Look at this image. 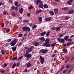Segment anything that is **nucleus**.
<instances>
[{
	"label": "nucleus",
	"instance_id": "1",
	"mask_svg": "<svg viewBox=\"0 0 74 74\" xmlns=\"http://www.w3.org/2000/svg\"><path fill=\"white\" fill-rule=\"evenodd\" d=\"M50 40L49 38H46L45 40V42L43 44L44 46L46 47H51V44H49Z\"/></svg>",
	"mask_w": 74,
	"mask_h": 74
},
{
	"label": "nucleus",
	"instance_id": "2",
	"mask_svg": "<svg viewBox=\"0 0 74 74\" xmlns=\"http://www.w3.org/2000/svg\"><path fill=\"white\" fill-rule=\"evenodd\" d=\"M24 57H25V58H32V55L31 54L29 53L26 52L25 54L24 55Z\"/></svg>",
	"mask_w": 74,
	"mask_h": 74
},
{
	"label": "nucleus",
	"instance_id": "3",
	"mask_svg": "<svg viewBox=\"0 0 74 74\" xmlns=\"http://www.w3.org/2000/svg\"><path fill=\"white\" fill-rule=\"evenodd\" d=\"M22 29L23 31H27V32H29L30 31V28L28 27H22Z\"/></svg>",
	"mask_w": 74,
	"mask_h": 74
},
{
	"label": "nucleus",
	"instance_id": "4",
	"mask_svg": "<svg viewBox=\"0 0 74 74\" xmlns=\"http://www.w3.org/2000/svg\"><path fill=\"white\" fill-rule=\"evenodd\" d=\"M48 51V49H42L40 50V52L41 53L44 54L47 53Z\"/></svg>",
	"mask_w": 74,
	"mask_h": 74
},
{
	"label": "nucleus",
	"instance_id": "5",
	"mask_svg": "<svg viewBox=\"0 0 74 74\" xmlns=\"http://www.w3.org/2000/svg\"><path fill=\"white\" fill-rule=\"evenodd\" d=\"M33 48H34V47H31L30 48H29L27 50L26 52L27 53H30L33 50Z\"/></svg>",
	"mask_w": 74,
	"mask_h": 74
},
{
	"label": "nucleus",
	"instance_id": "6",
	"mask_svg": "<svg viewBox=\"0 0 74 74\" xmlns=\"http://www.w3.org/2000/svg\"><path fill=\"white\" fill-rule=\"evenodd\" d=\"M40 59L41 60L40 61L41 64H43L44 62V58H42V56H40Z\"/></svg>",
	"mask_w": 74,
	"mask_h": 74
},
{
	"label": "nucleus",
	"instance_id": "7",
	"mask_svg": "<svg viewBox=\"0 0 74 74\" xmlns=\"http://www.w3.org/2000/svg\"><path fill=\"white\" fill-rule=\"evenodd\" d=\"M58 39L59 42L60 43H63L64 42V39L58 38Z\"/></svg>",
	"mask_w": 74,
	"mask_h": 74
},
{
	"label": "nucleus",
	"instance_id": "8",
	"mask_svg": "<svg viewBox=\"0 0 74 74\" xmlns=\"http://www.w3.org/2000/svg\"><path fill=\"white\" fill-rule=\"evenodd\" d=\"M39 3H42V1L40 0H37L36 1V3L37 5H38Z\"/></svg>",
	"mask_w": 74,
	"mask_h": 74
},
{
	"label": "nucleus",
	"instance_id": "9",
	"mask_svg": "<svg viewBox=\"0 0 74 74\" xmlns=\"http://www.w3.org/2000/svg\"><path fill=\"white\" fill-rule=\"evenodd\" d=\"M39 40L42 42H44V41H45V38H44V37H42L40 38H39Z\"/></svg>",
	"mask_w": 74,
	"mask_h": 74
},
{
	"label": "nucleus",
	"instance_id": "10",
	"mask_svg": "<svg viewBox=\"0 0 74 74\" xmlns=\"http://www.w3.org/2000/svg\"><path fill=\"white\" fill-rule=\"evenodd\" d=\"M19 12L20 14H22L23 12V9L21 8L19 10Z\"/></svg>",
	"mask_w": 74,
	"mask_h": 74
},
{
	"label": "nucleus",
	"instance_id": "11",
	"mask_svg": "<svg viewBox=\"0 0 74 74\" xmlns=\"http://www.w3.org/2000/svg\"><path fill=\"white\" fill-rule=\"evenodd\" d=\"M32 66V64H31L30 63V62H29L26 66L27 67V68H29V67H31Z\"/></svg>",
	"mask_w": 74,
	"mask_h": 74
},
{
	"label": "nucleus",
	"instance_id": "12",
	"mask_svg": "<svg viewBox=\"0 0 74 74\" xmlns=\"http://www.w3.org/2000/svg\"><path fill=\"white\" fill-rule=\"evenodd\" d=\"M49 13L51 16H53V15H54V13L53 11H49Z\"/></svg>",
	"mask_w": 74,
	"mask_h": 74
},
{
	"label": "nucleus",
	"instance_id": "13",
	"mask_svg": "<svg viewBox=\"0 0 74 74\" xmlns=\"http://www.w3.org/2000/svg\"><path fill=\"white\" fill-rule=\"evenodd\" d=\"M74 10H70L68 11V13L69 14H73L74 12Z\"/></svg>",
	"mask_w": 74,
	"mask_h": 74
},
{
	"label": "nucleus",
	"instance_id": "14",
	"mask_svg": "<svg viewBox=\"0 0 74 74\" xmlns=\"http://www.w3.org/2000/svg\"><path fill=\"white\" fill-rule=\"evenodd\" d=\"M46 32H44L40 33V35L42 36H44L46 34Z\"/></svg>",
	"mask_w": 74,
	"mask_h": 74
},
{
	"label": "nucleus",
	"instance_id": "15",
	"mask_svg": "<svg viewBox=\"0 0 74 74\" xmlns=\"http://www.w3.org/2000/svg\"><path fill=\"white\" fill-rule=\"evenodd\" d=\"M39 7L40 8H43V3H40L39 5Z\"/></svg>",
	"mask_w": 74,
	"mask_h": 74
},
{
	"label": "nucleus",
	"instance_id": "16",
	"mask_svg": "<svg viewBox=\"0 0 74 74\" xmlns=\"http://www.w3.org/2000/svg\"><path fill=\"white\" fill-rule=\"evenodd\" d=\"M14 4L16 6V7H19V5H18V2L17 1H15L14 2Z\"/></svg>",
	"mask_w": 74,
	"mask_h": 74
},
{
	"label": "nucleus",
	"instance_id": "17",
	"mask_svg": "<svg viewBox=\"0 0 74 74\" xmlns=\"http://www.w3.org/2000/svg\"><path fill=\"white\" fill-rule=\"evenodd\" d=\"M54 12L55 14H58V9H56L54 10Z\"/></svg>",
	"mask_w": 74,
	"mask_h": 74
},
{
	"label": "nucleus",
	"instance_id": "18",
	"mask_svg": "<svg viewBox=\"0 0 74 74\" xmlns=\"http://www.w3.org/2000/svg\"><path fill=\"white\" fill-rule=\"evenodd\" d=\"M38 19L39 21V23H41L42 22V17H39L38 18Z\"/></svg>",
	"mask_w": 74,
	"mask_h": 74
},
{
	"label": "nucleus",
	"instance_id": "19",
	"mask_svg": "<svg viewBox=\"0 0 74 74\" xmlns=\"http://www.w3.org/2000/svg\"><path fill=\"white\" fill-rule=\"evenodd\" d=\"M45 20L46 21H50L51 20V17L46 18Z\"/></svg>",
	"mask_w": 74,
	"mask_h": 74
},
{
	"label": "nucleus",
	"instance_id": "20",
	"mask_svg": "<svg viewBox=\"0 0 74 74\" xmlns=\"http://www.w3.org/2000/svg\"><path fill=\"white\" fill-rule=\"evenodd\" d=\"M43 7L44 8H48V6L47 4H45L43 5Z\"/></svg>",
	"mask_w": 74,
	"mask_h": 74
},
{
	"label": "nucleus",
	"instance_id": "21",
	"mask_svg": "<svg viewBox=\"0 0 74 74\" xmlns=\"http://www.w3.org/2000/svg\"><path fill=\"white\" fill-rule=\"evenodd\" d=\"M15 44H16L15 43H14V42H10V45H11L12 46H14V45H15Z\"/></svg>",
	"mask_w": 74,
	"mask_h": 74
},
{
	"label": "nucleus",
	"instance_id": "22",
	"mask_svg": "<svg viewBox=\"0 0 74 74\" xmlns=\"http://www.w3.org/2000/svg\"><path fill=\"white\" fill-rule=\"evenodd\" d=\"M69 36H66L64 38V39L65 41H67L68 40V39H69Z\"/></svg>",
	"mask_w": 74,
	"mask_h": 74
},
{
	"label": "nucleus",
	"instance_id": "23",
	"mask_svg": "<svg viewBox=\"0 0 74 74\" xmlns=\"http://www.w3.org/2000/svg\"><path fill=\"white\" fill-rule=\"evenodd\" d=\"M71 67V65L70 64H67L66 65V68L69 69Z\"/></svg>",
	"mask_w": 74,
	"mask_h": 74
},
{
	"label": "nucleus",
	"instance_id": "24",
	"mask_svg": "<svg viewBox=\"0 0 74 74\" xmlns=\"http://www.w3.org/2000/svg\"><path fill=\"white\" fill-rule=\"evenodd\" d=\"M62 51L64 53H66L67 51V50L66 49H62Z\"/></svg>",
	"mask_w": 74,
	"mask_h": 74
},
{
	"label": "nucleus",
	"instance_id": "25",
	"mask_svg": "<svg viewBox=\"0 0 74 74\" xmlns=\"http://www.w3.org/2000/svg\"><path fill=\"white\" fill-rule=\"evenodd\" d=\"M34 45L35 47L38 46V45H39V43H38V42H36L34 43Z\"/></svg>",
	"mask_w": 74,
	"mask_h": 74
},
{
	"label": "nucleus",
	"instance_id": "26",
	"mask_svg": "<svg viewBox=\"0 0 74 74\" xmlns=\"http://www.w3.org/2000/svg\"><path fill=\"white\" fill-rule=\"evenodd\" d=\"M12 49L13 51H16V47H12Z\"/></svg>",
	"mask_w": 74,
	"mask_h": 74
},
{
	"label": "nucleus",
	"instance_id": "27",
	"mask_svg": "<svg viewBox=\"0 0 74 74\" xmlns=\"http://www.w3.org/2000/svg\"><path fill=\"white\" fill-rule=\"evenodd\" d=\"M34 8V7L32 5H30V7H29L28 8V10H32V9H33Z\"/></svg>",
	"mask_w": 74,
	"mask_h": 74
},
{
	"label": "nucleus",
	"instance_id": "28",
	"mask_svg": "<svg viewBox=\"0 0 74 74\" xmlns=\"http://www.w3.org/2000/svg\"><path fill=\"white\" fill-rule=\"evenodd\" d=\"M8 12L7 10H4L3 12V15H6L7 13H8Z\"/></svg>",
	"mask_w": 74,
	"mask_h": 74
},
{
	"label": "nucleus",
	"instance_id": "29",
	"mask_svg": "<svg viewBox=\"0 0 74 74\" xmlns=\"http://www.w3.org/2000/svg\"><path fill=\"white\" fill-rule=\"evenodd\" d=\"M70 18V17L69 16H66L65 18V20H68V19H69Z\"/></svg>",
	"mask_w": 74,
	"mask_h": 74
},
{
	"label": "nucleus",
	"instance_id": "30",
	"mask_svg": "<svg viewBox=\"0 0 74 74\" xmlns=\"http://www.w3.org/2000/svg\"><path fill=\"white\" fill-rule=\"evenodd\" d=\"M62 9V10H65V11H67V10H68V8L67 7L63 8Z\"/></svg>",
	"mask_w": 74,
	"mask_h": 74
},
{
	"label": "nucleus",
	"instance_id": "31",
	"mask_svg": "<svg viewBox=\"0 0 74 74\" xmlns=\"http://www.w3.org/2000/svg\"><path fill=\"white\" fill-rule=\"evenodd\" d=\"M50 31H48L46 33V36L47 37H48L49 36V33H50Z\"/></svg>",
	"mask_w": 74,
	"mask_h": 74
},
{
	"label": "nucleus",
	"instance_id": "32",
	"mask_svg": "<svg viewBox=\"0 0 74 74\" xmlns=\"http://www.w3.org/2000/svg\"><path fill=\"white\" fill-rule=\"evenodd\" d=\"M71 56H70L69 59L66 61V63H67V62H69V61H70V59H71Z\"/></svg>",
	"mask_w": 74,
	"mask_h": 74
},
{
	"label": "nucleus",
	"instance_id": "33",
	"mask_svg": "<svg viewBox=\"0 0 74 74\" xmlns=\"http://www.w3.org/2000/svg\"><path fill=\"white\" fill-rule=\"evenodd\" d=\"M17 59V56H16L14 57H13L12 58V60H15L16 59Z\"/></svg>",
	"mask_w": 74,
	"mask_h": 74
},
{
	"label": "nucleus",
	"instance_id": "34",
	"mask_svg": "<svg viewBox=\"0 0 74 74\" xmlns=\"http://www.w3.org/2000/svg\"><path fill=\"white\" fill-rule=\"evenodd\" d=\"M16 66V64L14 63L13 65H12V68L13 69H14L15 68V67Z\"/></svg>",
	"mask_w": 74,
	"mask_h": 74
},
{
	"label": "nucleus",
	"instance_id": "35",
	"mask_svg": "<svg viewBox=\"0 0 74 74\" xmlns=\"http://www.w3.org/2000/svg\"><path fill=\"white\" fill-rule=\"evenodd\" d=\"M32 27L33 29H36V28L37 27V25H33L32 26Z\"/></svg>",
	"mask_w": 74,
	"mask_h": 74
},
{
	"label": "nucleus",
	"instance_id": "36",
	"mask_svg": "<svg viewBox=\"0 0 74 74\" xmlns=\"http://www.w3.org/2000/svg\"><path fill=\"white\" fill-rule=\"evenodd\" d=\"M61 27V26L57 27L56 28V30H59V29H60Z\"/></svg>",
	"mask_w": 74,
	"mask_h": 74
},
{
	"label": "nucleus",
	"instance_id": "37",
	"mask_svg": "<svg viewBox=\"0 0 74 74\" xmlns=\"http://www.w3.org/2000/svg\"><path fill=\"white\" fill-rule=\"evenodd\" d=\"M1 53L2 54H4L5 53V51L3 50H1Z\"/></svg>",
	"mask_w": 74,
	"mask_h": 74
},
{
	"label": "nucleus",
	"instance_id": "38",
	"mask_svg": "<svg viewBox=\"0 0 74 74\" xmlns=\"http://www.w3.org/2000/svg\"><path fill=\"white\" fill-rule=\"evenodd\" d=\"M12 16H15V13L14 12L12 13Z\"/></svg>",
	"mask_w": 74,
	"mask_h": 74
},
{
	"label": "nucleus",
	"instance_id": "39",
	"mask_svg": "<svg viewBox=\"0 0 74 74\" xmlns=\"http://www.w3.org/2000/svg\"><path fill=\"white\" fill-rule=\"evenodd\" d=\"M13 42H14V43H15V44H16V43L17 42V40L15 39L13 40Z\"/></svg>",
	"mask_w": 74,
	"mask_h": 74
},
{
	"label": "nucleus",
	"instance_id": "40",
	"mask_svg": "<svg viewBox=\"0 0 74 74\" xmlns=\"http://www.w3.org/2000/svg\"><path fill=\"white\" fill-rule=\"evenodd\" d=\"M67 4H69V5H71V3L70 2V1H69L67 2Z\"/></svg>",
	"mask_w": 74,
	"mask_h": 74
},
{
	"label": "nucleus",
	"instance_id": "41",
	"mask_svg": "<svg viewBox=\"0 0 74 74\" xmlns=\"http://www.w3.org/2000/svg\"><path fill=\"white\" fill-rule=\"evenodd\" d=\"M5 71V70L3 69L1 72V73L3 74V73H4Z\"/></svg>",
	"mask_w": 74,
	"mask_h": 74
},
{
	"label": "nucleus",
	"instance_id": "42",
	"mask_svg": "<svg viewBox=\"0 0 74 74\" xmlns=\"http://www.w3.org/2000/svg\"><path fill=\"white\" fill-rule=\"evenodd\" d=\"M11 10H14V9H15V7L12 6L11 7Z\"/></svg>",
	"mask_w": 74,
	"mask_h": 74
},
{
	"label": "nucleus",
	"instance_id": "43",
	"mask_svg": "<svg viewBox=\"0 0 74 74\" xmlns=\"http://www.w3.org/2000/svg\"><path fill=\"white\" fill-rule=\"evenodd\" d=\"M63 36V34H60L59 35V37L60 38H61V37H62Z\"/></svg>",
	"mask_w": 74,
	"mask_h": 74
},
{
	"label": "nucleus",
	"instance_id": "44",
	"mask_svg": "<svg viewBox=\"0 0 74 74\" xmlns=\"http://www.w3.org/2000/svg\"><path fill=\"white\" fill-rule=\"evenodd\" d=\"M36 14H37V15H38V14H40V13L38 10H37L36 11Z\"/></svg>",
	"mask_w": 74,
	"mask_h": 74
},
{
	"label": "nucleus",
	"instance_id": "45",
	"mask_svg": "<svg viewBox=\"0 0 74 74\" xmlns=\"http://www.w3.org/2000/svg\"><path fill=\"white\" fill-rule=\"evenodd\" d=\"M73 69L71 68L69 70V73H71V71H73Z\"/></svg>",
	"mask_w": 74,
	"mask_h": 74
},
{
	"label": "nucleus",
	"instance_id": "46",
	"mask_svg": "<svg viewBox=\"0 0 74 74\" xmlns=\"http://www.w3.org/2000/svg\"><path fill=\"white\" fill-rule=\"evenodd\" d=\"M64 65L62 66V67H61V69H60V71H61L64 68Z\"/></svg>",
	"mask_w": 74,
	"mask_h": 74
},
{
	"label": "nucleus",
	"instance_id": "47",
	"mask_svg": "<svg viewBox=\"0 0 74 74\" xmlns=\"http://www.w3.org/2000/svg\"><path fill=\"white\" fill-rule=\"evenodd\" d=\"M66 71H67V70H65L63 71L62 73H63V74H65V73H66Z\"/></svg>",
	"mask_w": 74,
	"mask_h": 74
},
{
	"label": "nucleus",
	"instance_id": "48",
	"mask_svg": "<svg viewBox=\"0 0 74 74\" xmlns=\"http://www.w3.org/2000/svg\"><path fill=\"white\" fill-rule=\"evenodd\" d=\"M6 32L7 33H8L10 32V29H7L6 30Z\"/></svg>",
	"mask_w": 74,
	"mask_h": 74
},
{
	"label": "nucleus",
	"instance_id": "49",
	"mask_svg": "<svg viewBox=\"0 0 74 74\" xmlns=\"http://www.w3.org/2000/svg\"><path fill=\"white\" fill-rule=\"evenodd\" d=\"M1 26L2 27H4V23H2L1 25Z\"/></svg>",
	"mask_w": 74,
	"mask_h": 74
},
{
	"label": "nucleus",
	"instance_id": "50",
	"mask_svg": "<svg viewBox=\"0 0 74 74\" xmlns=\"http://www.w3.org/2000/svg\"><path fill=\"white\" fill-rule=\"evenodd\" d=\"M7 41L8 42H10V41H11V39H9L7 40Z\"/></svg>",
	"mask_w": 74,
	"mask_h": 74
},
{
	"label": "nucleus",
	"instance_id": "51",
	"mask_svg": "<svg viewBox=\"0 0 74 74\" xmlns=\"http://www.w3.org/2000/svg\"><path fill=\"white\" fill-rule=\"evenodd\" d=\"M24 22H27L28 20H27L25 19L23 20Z\"/></svg>",
	"mask_w": 74,
	"mask_h": 74
},
{
	"label": "nucleus",
	"instance_id": "52",
	"mask_svg": "<svg viewBox=\"0 0 74 74\" xmlns=\"http://www.w3.org/2000/svg\"><path fill=\"white\" fill-rule=\"evenodd\" d=\"M55 55H56L55 54H53L52 55L51 57H52V58H55Z\"/></svg>",
	"mask_w": 74,
	"mask_h": 74
},
{
	"label": "nucleus",
	"instance_id": "53",
	"mask_svg": "<svg viewBox=\"0 0 74 74\" xmlns=\"http://www.w3.org/2000/svg\"><path fill=\"white\" fill-rule=\"evenodd\" d=\"M55 45H56V43H53L51 45V47H54Z\"/></svg>",
	"mask_w": 74,
	"mask_h": 74
},
{
	"label": "nucleus",
	"instance_id": "54",
	"mask_svg": "<svg viewBox=\"0 0 74 74\" xmlns=\"http://www.w3.org/2000/svg\"><path fill=\"white\" fill-rule=\"evenodd\" d=\"M69 45H70V42H69V43H67L66 46L68 47V46H69Z\"/></svg>",
	"mask_w": 74,
	"mask_h": 74
},
{
	"label": "nucleus",
	"instance_id": "55",
	"mask_svg": "<svg viewBox=\"0 0 74 74\" xmlns=\"http://www.w3.org/2000/svg\"><path fill=\"white\" fill-rule=\"evenodd\" d=\"M9 3H12V0H9Z\"/></svg>",
	"mask_w": 74,
	"mask_h": 74
},
{
	"label": "nucleus",
	"instance_id": "56",
	"mask_svg": "<svg viewBox=\"0 0 74 74\" xmlns=\"http://www.w3.org/2000/svg\"><path fill=\"white\" fill-rule=\"evenodd\" d=\"M23 58V56H22L19 58V59H21L22 58Z\"/></svg>",
	"mask_w": 74,
	"mask_h": 74
},
{
	"label": "nucleus",
	"instance_id": "57",
	"mask_svg": "<svg viewBox=\"0 0 74 74\" xmlns=\"http://www.w3.org/2000/svg\"><path fill=\"white\" fill-rule=\"evenodd\" d=\"M16 67H19V63H17L16 64Z\"/></svg>",
	"mask_w": 74,
	"mask_h": 74
},
{
	"label": "nucleus",
	"instance_id": "58",
	"mask_svg": "<svg viewBox=\"0 0 74 74\" xmlns=\"http://www.w3.org/2000/svg\"><path fill=\"white\" fill-rule=\"evenodd\" d=\"M27 71V70L26 69L24 71V73H26Z\"/></svg>",
	"mask_w": 74,
	"mask_h": 74
},
{
	"label": "nucleus",
	"instance_id": "59",
	"mask_svg": "<svg viewBox=\"0 0 74 74\" xmlns=\"http://www.w3.org/2000/svg\"><path fill=\"white\" fill-rule=\"evenodd\" d=\"M3 66L4 67H6L7 66V65L6 63L4 64H3Z\"/></svg>",
	"mask_w": 74,
	"mask_h": 74
},
{
	"label": "nucleus",
	"instance_id": "60",
	"mask_svg": "<svg viewBox=\"0 0 74 74\" xmlns=\"http://www.w3.org/2000/svg\"><path fill=\"white\" fill-rule=\"evenodd\" d=\"M38 11L39 12V13H40V12H42V10H39Z\"/></svg>",
	"mask_w": 74,
	"mask_h": 74
},
{
	"label": "nucleus",
	"instance_id": "61",
	"mask_svg": "<svg viewBox=\"0 0 74 74\" xmlns=\"http://www.w3.org/2000/svg\"><path fill=\"white\" fill-rule=\"evenodd\" d=\"M22 36V35L21 34H20L19 35V37H21Z\"/></svg>",
	"mask_w": 74,
	"mask_h": 74
},
{
	"label": "nucleus",
	"instance_id": "62",
	"mask_svg": "<svg viewBox=\"0 0 74 74\" xmlns=\"http://www.w3.org/2000/svg\"><path fill=\"white\" fill-rule=\"evenodd\" d=\"M18 8L16 7L15 8V11H17V10H18Z\"/></svg>",
	"mask_w": 74,
	"mask_h": 74
},
{
	"label": "nucleus",
	"instance_id": "63",
	"mask_svg": "<svg viewBox=\"0 0 74 74\" xmlns=\"http://www.w3.org/2000/svg\"><path fill=\"white\" fill-rule=\"evenodd\" d=\"M29 26L31 27H32V26H33V24H32V23H30L29 24Z\"/></svg>",
	"mask_w": 74,
	"mask_h": 74
},
{
	"label": "nucleus",
	"instance_id": "64",
	"mask_svg": "<svg viewBox=\"0 0 74 74\" xmlns=\"http://www.w3.org/2000/svg\"><path fill=\"white\" fill-rule=\"evenodd\" d=\"M68 41L69 42H70V41H72V39H68Z\"/></svg>",
	"mask_w": 74,
	"mask_h": 74
}]
</instances>
